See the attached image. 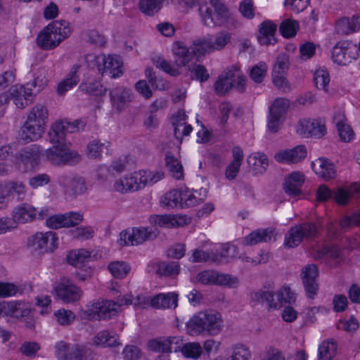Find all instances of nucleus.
<instances>
[{"label":"nucleus","instance_id":"obj_1","mask_svg":"<svg viewBox=\"0 0 360 360\" xmlns=\"http://www.w3.org/2000/svg\"><path fill=\"white\" fill-rule=\"evenodd\" d=\"M173 52L175 56L174 64L158 56L153 58L154 65L174 77L179 75L181 73V67H185L188 71L194 73L195 79L200 82L209 79L210 75L207 69L203 65L196 63L197 58L201 54L198 53L195 48H187L182 43L176 42L173 48Z\"/></svg>","mask_w":360,"mask_h":360},{"label":"nucleus","instance_id":"obj_2","mask_svg":"<svg viewBox=\"0 0 360 360\" xmlns=\"http://www.w3.org/2000/svg\"><path fill=\"white\" fill-rule=\"evenodd\" d=\"M199 13L205 26L210 27L224 26L231 30L240 25L237 19L219 0H210L209 3L199 4Z\"/></svg>","mask_w":360,"mask_h":360},{"label":"nucleus","instance_id":"obj_3","mask_svg":"<svg viewBox=\"0 0 360 360\" xmlns=\"http://www.w3.org/2000/svg\"><path fill=\"white\" fill-rule=\"evenodd\" d=\"M221 314L214 310L200 311L194 314L186 323L187 333L191 335L208 334L217 335L223 328Z\"/></svg>","mask_w":360,"mask_h":360},{"label":"nucleus","instance_id":"obj_4","mask_svg":"<svg viewBox=\"0 0 360 360\" xmlns=\"http://www.w3.org/2000/svg\"><path fill=\"white\" fill-rule=\"evenodd\" d=\"M71 33L69 23L65 20H55L49 24L37 36V44L44 50L57 47Z\"/></svg>","mask_w":360,"mask_h":360},{"label":"nucleus","instance_id":"obj_5","mask_svg":"<svg viewBox=\"0 0 360 360\" xmlns=\"http://www.w3.org/2000/svg\"><path fill=\"white\" fill-rule=\"evenodd\" d=\"M321 225L319 221H305L292 226L285 236L284 245L288 248L297 247L304 238L311 239L319 235Z\"/></svg>","mask_w":360,"mask_h":360},{"label":"nucleus","instance_id":"obj_6","mask_svg":"<svg viewBox=\"0 0 360 360\" xmlns=\"http://www.w3.org/2000/svg\"><path fill=\"white\" fill-rule=\"evenodd\" d=\"M86 122L84 120H77L72 122L59 120L56 122L49 131V141L53 145L68 144L66 134L83 130Z\"/></svg>","mask_w":360,"mask_h":360},{"label":"nucleus","instance_id":"obj_7","mask_svg":"<svg viewBox=\"0 0 360 360\" xmlns=\"http://www.w3.org/2000/svg\"><path fill=\"white\" fill-rule=\"evenodd\" d=\"M120 312V304L113 300H98L88 306L84 314L89 319L109 320Z\"/></svg>","mask_w":360,"mask_h":360},{"label":"nucleus","instance_id":"obj_8","mask_svg":"<svg viewBox=\"0 0 360 360\" xmlns=\"http://www.w3.org/2000/svg\"><path fill=\"white\" fill-rule=\"evenodd\" d=\"M45 153L47 160L55 165L75 164L80 160L79 153L70 150L69 144L53 145Z\"/></svg>","mask_w":360,"mask_h":360},{"label":"nucleus","instance_id":"obj_9","mask_svg":"<svg viewBox=\"0 0 360 360\" xmlns=\"http://www.w3.org/2000/svg\"><path fill=\"white\" fill-rule=\"evenodd\" d=\"M231 34L227 31H220L212 37H208L193 42V47L199 54H205L216 51H221L230 43Z\"/></svg>","mask_w":360,"mask_h":360},{"label":"nucleus","instance_id":"obj_10","mask_svg":"<svg viewBox=\"0 0 360 360\" xmlns=\"http://www.w3.org/2000/svg\"><path fill=\"white\" fill-rule=\"evenodd\" d=\"M237 247L236 245L225 244L223 245L220 255L213 252H206L202 250H193L190 261L193 263L212 262L214 263H223V259L234 258L237 257Z\"/></svg>","mask_w":360,"mask_h":360},{"label":"nucleus","instance_id":"obj_11","mask_svg":"<svg viewBox=\"0 0 360 360\" xmlns=\"http://www.w3.org/2000/svg\"><path fill=\"white\" fill-rule=\"evenodd\" d=\"M57 241L55 232H37L28 238L27 245L41 255L53 252L57 248Z\"/></svg>","mask_w":360,"mask_h":360},{"label":"nucleus","instance_id":"obj_12","mask_svg":"<svg viewBox=\"0 0 360 360\" xmlns=\"http://www.w3.org/2000/svg\"><path fill=\"white\" fill-rule=\"evenodd\" d=\"M198 281L203 285H223L236 288L239 285L238 278L227 274H221L214 270H204L197 274Z\"/></svg>","mask_w":360,"mask_h":360},{"label":"nucleus","instance_id":"obj_13","mask_svg":"<svg viewBox=\"0 0 360 360\" xmlns=\"http://www.w3.org/2000/svg\"><path fill=\"white\" fill-rule=\"evenodd\" d=\"M158 236L155 228H133L126 229L120 233V241L122 245H137L146 240H153Z\"/></svg>","mask_w":360,"mask_h":360},{"label":"nucleus","instance_id":"obj_14","mask_svg":"<svg viewBox=\"0 0 360 360\" xmlns=\"http://www.w3.org/2000/svg\"><path fill=\"white\" fill-rule=\"evenodd\" d=\"M358 58V49L351 41H338L332 50V59L340 65H347Z\"/></svg>","mask_w":360,"mask_h":360},{"label":"nucleus","instance_id":"obj_15","mask_svg":"<svg viewBox=\"0 0 360 360\" xmlns=\"http://www.w3.org/2000/svg\"><path fill=\"white\" fill-rule=\"evenodd\" d=\"M94 61L98 72L102 75L108 74L110 77L116 78L122 75V61L117 55H98L95 56Z\"/></svg>","mask_w":360,"mask_h":360},{"label":"nucleus","instance_id":"obj_16","mask_svg":"<svg viewBox=\"0 0 360 360\" xmlns=\"http://www.w3.org/2000/svg\"><path fill=\"white\" fill-rule=\"evenodd\" d=\"M54 290L58 298L65 303L77 302L82 295V290L67 278H61Z\"/></svg>","mask_w":360,"mask_h":360},{"label":"nucleus","instance_id":"obj_17","mask_svg":"<svg viewBox=\"0 0 360 360\" xmlns=\"http://www.w3.org/2000/svg\"><path fill=\"white\" fill-rule=\"evenodd\" d=\"M25 193V186L21 181H9L0 182V201L4 205V208L6 207L8 201L15 197L18 200H22Z\"/></svg>","mask_w":360,"mask_h":360},{"label":"nucleus","instance_id":"obj_18","mask_svg":"<svg viewBox=\"0 0 360 360\" xmlns=\"http://www.w3.org/2000/svg\"><path fill=\"white\" fill-rule=\"evenodd\" d=\"M318 276L319 271L316 265L309 264L302 268L301 278L306 295L309 298L314 299L317 295L319 290Z\"/></svg>","mask_w":360,"mask_h":360},{"label":"nucleus","instance_id":"obj_19","mask_svg":"<svg viewBox=\"0 0 360 360\" xmlns=\"http://www.w3.org/2000/svg\"><path fill=\"white\" fill-rule=\"evenodd\" d=\"M37 86V81L27 83L25 86H13L9 91L11 98L17 108L22 109L32 102V87Z\"/></svg>","mask_w":360,"mask_h":360},{"label":"nucleus","instance_id":"obj_20","mask_svg":"<svg viewBox=\"0 0 360 360\" xmlns=\"http://www.w3.org/2000/svg\"><path fill=\"white\" fill-rule=\"evenodd\" d=\"M297 132L304 137L319 139L326 133V127L321 120H302L297 124Z\"/></svg>","mask_w":360,"mask_h":360},{"label":"nucleus","instance_id":"obj_21","mask_svg":"<svg viewBox=\"0 0 360 360\" xmlns=\"http://www.w3.org/2000/svg\"><path fill=\"white\" fill-rule=\"evenodd\" d=\"M58 181L65 193L70 196L81 195L86 190L85 181L82 177L63 174L59 177Z\"/></svg>","mask_w":360,"mask_h":360},{"label":"nucleus","instance_id":"obj_22","mask_svg":"<svg viewBox=\"0 0 360 360\" xmlns=\"http://www.w3.org/2000/svg\"><path fill=\"white\" fill-rule=\"evenodd\" d=\"M110 97L112 108L118 112L123 110L133 98L131 90L122 86L112 88Z\"/></svg>","mask_w":360,"mask_h":360},{"label":"nucleus","instance_id":"obj_23","mask_svg":"<svg viewBox=\"0 0 360 360\" xmlns=\"http://www.w3.org/2000/svg\"><path fill=\"white\" fill-rule=\"evenodd\" d=\"M44 132V127L41 124L27 119L24 125L21 127L18 132V139L24 143L37 141Z\"/></svg>","mask_w":360,"mask_h":360},{"label":"nucleus","instance_id":"obj_24","mask_svg":"<svg viewBox=\"0 0 360 360\" xmlns=\"http://www.w3.org/2000/svg\"><path fill=\"white\" fill-rule=\"evenodd\" d=\"M307 156L304 146L299 145L292 149H287L276 153L275 160L278 162L295 164L304 160Z\"/></svg>","mask_w":360,"mask_h":360},{"label":"nucleus","instance_id":"obj_25","mask_svg":"<svg viewBox=\"0 0 360 360\" xmlns=\"http://www.w3.org/2000/svg\"><path fill=\"white\" fill-rule=\"evenodd\" d=\"M40 154V147L32 145L19 150L15 154V158L19 162L32 168L38 165Z\"/></svg>","mask_w":360,"mask_h":360},{"label":"nucleus","instance_id":"obj_26","mask_svg":"<svg viewBox=\"0 0 360 360\" xmlns=\"http://www.w3.org/2000/svg\"><path fill=\"white\" fill-rule=\"evenodd\" d=\"M181 197V207H194L202 202L207 198V191L206 188H200L199 191L194 192L187 188L179 189Z\"/></svg>","mask_w":360,"mask_h":360},{"label":"nucleus","instance_id":"obj_27","mask_svg":"<svg viewBox=\"0 0 360 360\" xmlns=\"http://www.w3.org/2000/svg\"><path fill=\"white\" fill-rule=\"evenodd\" d=\"M179 340H181L177 337L155 338L148 341V347L155 352H171L172 349L176 352L180 347H172V344L177 345Z\"/></svg>","mask_w":360,"mask_h":360},{"label":"nucleus","instance_id":"obj_28","mask_svg":"<svg viewBox=\"0 0 360 360\" xmlns=\"http://www.w3.org/2000/svg\"><path fill=\"white\" fill-rule=\"evenodd\" d=\"M275 230L272 228L259 229L248 234L243 239L244 245L252 246L259 243H267L274 238Z\"/></svg>","mask_w":360,"mask_h":360},{"label":"nucleus","instance_id":"obj_29","mask_svg":"<svg viewBox=\"0 0 360 360\" xmlns=\"http://www.w3.org/2000/svg\"><path fill=\"white\" fill-rule=\"evenodd\" d=\"M37 218V210L33 206L23 203L15 207L13 211L11 219L17 223L25 224Z\"/></svg>","mask_w":360,"mask_h":360},{"label":"nucleus","instance_id":"obj_30","mask_svg":"<svg viewBox=\"0 0 360 360\" xmlns=\"http://www.w3.org/2000/svg\"><path fill=\"white\" fill-rule=\"evenodd\" d=\"M229 69L219 76L214 84V91L217 95H225L230 89L233 87V82L235 81L236 68Z\"/></svg>","mask_w":360,"mask_h":360},{"label":"nucleus","instance_id":"obj_31","mask_svg":"<svg viewBox=\"0 0 360 360\" xmlns=\"http://www.w3.org/2000/svg\"><path fill=\"white\" fill-rule=\"evenodd\" d=\"M4 309L5 316L15 319L28 317L31 312L29 306L21 301H4Z\"/></svg>","mask_w":360,"mask_h":360},{"label":"nucleus","instance_id":"obj_32","mask_svg":"<svg viewBox=\"0 0 360 360\" xmlns=\"http://www.w3.org/2000/svg\"><path fill=\"white\" fill-rule=\"evenodd\" d=\"M277 25L271 20H265L259 26L257 39L262 45L273 44L276 41L275 33Z\"/></svg>","mask_w":360,"mask_h":360},{"label":"nucleus","instance_id":"obj_33","mask_svg":"<svg viewBox=\"0 0 360 360\" xmlns=\"http://www.w3.org/2000/svg\"><path fill=\"white\" fill-rule=\"evenodd\" d=\"M178 295L174 292L160 293L150 300V305L156 309L176 308Z\"/></svg>","mask_w":360,"mask_h":360},{"label":"nucleus","instance_id":"obj_34","mask_svg":"<svg viewBox=\"0 0 360 360\" xmlns=\"http://www.w3.org/2000/svg\"><path fill=\"white\" fill-rule=\"evenodd\" d=\"M114 189L122 193L141 189L137 174L127 176L116 181L114 184Z\"/></svg>","mask_w":360,"mask_h":360},{"label":"nucleus","instance_id":"obj_35","mask_svg":"<svg viewBox=\"0 0 360 360\" xmlns=\"http://www.w3.org/2000/svg\"><path fill=\"white\" fill-rule=\"evenodd\" d=\"M81 65L79 64H75L66 79L60 82L58 85V93L60 95H63L65 92L76 86L79 82V77L78 75L79 70Z\"/></svg>","mask_w":360,"mask_h":360},{"label":"nucleus","instance_id":"obj_36","mask_svg":"<svg viewBox=\"0 0 360 360\" xmlns=\"http://www.w3.org/2000/svg\"><path fill=\"white\" fill-rule=\"evenodd\" d=\"M250 302L254 305L266 303L269 308L276 309L278 307V302H274V294L269 290H257L250 292Z\"/></svg>","mask_w":360,"mask_h":360},{"label":"nucleus","instance_id":"obj_37","mask_svg":"<svg viewBox=\"0 0 360 360\" xmlns=\"http://www.w3.org/2000/svg\"><path fill=\"white\" fill-rule=\"evenodd\" d=\"M166 167L171 176L175 179L179 180L184 177L183 166L181 162L175 158L171 152H167L165 155Z\"/></svg>","mask_w":360,"mask_h":360},{"label":"nucleus","instance_id":"obj_38","mask_svg":"<svg viewBox=\"0 0 360 360\" xmlns=\"http://www.w3.org/2000/svg\"><path fill=\"white\" fill-rule=\"evenodd\" d=\"M79 89L91 96H101L104 95L107 89L103 87L100 81L88 80L79 84Z\"/></svg>","mask_w":360,"mask_h":360},{"label":"nucleus","instance_id":"obj_39","mask_svg":"<svg viewBox=\"0 0 360 360\" xmlns=\"http://www.w3.org/2000/svg\"><path fill=\"white\" fill-rule=\"evenodd\" d=\"M180 271L181 267L178 262H160L157 264L156 272L162 276H176L179 274Z\"/></svg>","mask_w":360,"mask_h":360},{"label":"nucleus","instance_id":"obj_40","mask_svg":"<svg viewBox=\"0 0 360 360\" xmlns=\"http://www.w3.org/2000/svg\"><path fill=\"white\" fill-rule=\"evenodd\" d=\"M334 122L336 124L340 139L344 142H349L353 138V131L349 125L344 122V116L338 113L334 117Z\"/></svg>","mask_w":360,"mask_h":360},{"label":"nucleus","instance_id":"obj_41","mask_svg":"<svg viewBox=\"0 0 360 360\" xmlns=\"http://www.w3.org/2000/svg\"><path fill=\"white\" fill-rule=\"evenodd\" d=\"M109 146L110 142H101L98 139H94L87 145V155L91 158H99L104 151L108 153Z\"/></svg>","mask_w":360,"mask_h":360},{"label":"nucleus","instance_id":"obj_42","mask_svg":"<svg viewBox=\"0 0 360 360\" xmlns=\"http://www.w3.org/2000/svg\"><path fill=\"white\" fill-rule=\"evenodd\" d=\"M90 252L85 249L72 250L67 256L70 264L76 267L82 266L90 258Z\"/></svg>","mask_w":360,"mask_h":360},{"label":"nucleus","instance_id":"obj_43","mask_svg":"<svg viewBox=\"0 0 360 360\" xmlns=\"http://www.w3.org/2000/svg\"><path fill=\"white\" fill-rule=\"evenodd\" d=\"M27 119L44 127L48 119V110L42 104L34 105L27 115Z\"/></svg>","mask_w":360,"mask_h":360},{"label":"nucleus","instance_id":"obj_44","mask_svg":"<svg viewBox=\"0 0 360 360\" xmlns=\"http://www.w3.org/2000/svg\"><path fill=\"white\" fill-rule=\"evenodd\" d=\"M94 342L98 346L116 347L119 345L117 339L114 335H112L108 330H101L94 338Z\"/></svg>","mask_w":360,"mask_h":360},{"label":"nucleus","instance_id":"obj_45","mask_svg":"<svg viewBox=\"0 0 360 360\" xmlns=\"http://www.w3.org/2000/svg\"><path fill=\"white\" fill-rule=\"evenodd\" d=\"M250 165H252L255 170L259 173L266 172L269 165L267 156L262 153H256L250 155L248 158Z\"/></svg>","mask_w":360,"mask_h":360},{"label":"nucleus","instance_id":"obj_46","mask_svg":"<svg viewBox=\"0 0 360 360\" xmlns=\"http://www.w3.org/2000/svg\"><path fill=\"white\" fill-rule=\"evenodd\" d=\"M141 188L146 186H151L163 178V173L141 170L137 174Z\"/></svg>","mask_w":360,"mask_h":360},{"label":"nucleus","instance_id":"obj_47","mask_svg":"<svg viewBox=\"0 0 360 360\" xmlns=\"http://www.w3.org/2000/svg\"><path fill=\"white\" fill-rule=\"evenodd\" d=\"M108 269L113 277L122 279L130 271L129 266L123 261H115L109 263Z\"/></svg>","mask_w":360,"mask_h":360},{"label":"nucleus","instance_id":"obj_48","mask_svg":"<svg viewBox=\"0 0 360 360\" xmlns=\"http://www.w3.org/2000/svg\"><path fill=\"white\" fill-rule=\"evenodd\" d=\"M162 205L167 208L181 207V197L179 189H174L164 195L160 200Z\"/></svg>","mask_w":360,"mask_h":360},{"label":"nucleus","instance_id":"obj_49","mask_svg":"<svg viewBox=\"0 0 360 360\" xmlns=\"http://www.w3.org/2000/svg\"><path fill=\"white\" fill-rule=\"evenodd\" d=\"M337 347L333 340L323 342L319 348V360H331L335 355Z\"/></svg>","mask_w":360,"mask_h":360},{"label":"nucleus","instance_id":"obj_50","mask_svg":"<svg viewBox=\"0 0 360 360\" xmlns=\"http://www.w3.org/2000/svg\"><path fill=\"white\" fill-rule=\"evenodd\" d=\"M299 29V24L297 20L286 19L279 26V32L285 38H291L296 35Z\"/></svg>","mask_w":360,"mask_h":360},{"label":"nucleus","instance_id":"obj_51","mask_svg":"<svg viewBox=\"0 0 360 360\" xmlns=\"http://www.w3.org/2000/svg\"><path fill=\"white\" fill-rule=\"evenodd\" d=\"M162 0H140L139 6L141 11L148 15H153L162 7Z\"/></svg>","mask_w":360,"mask_h":360},{"label":"nucleus","instance_id":"obj_52","mask_svg":"<svg viewBox=\"0 0 360 360\" xmlns=\"http://www.w3.org/2000/svg\"><path fill=\"white\" fill-rule=\"evenodd\" d=\"M181 351L185 357L197 359L201 356L202 349L198 342H188L182 346Z\"/></svg>","mask_w":360,"mask_h":360},{"label":"nucleus","instance_id":"obj_53","mask_svg":"<svg viewBox=\"0 0 360 360\" xmlns=\"http://www.w3.org/2000/svg\"><path fill=\"white\" fill-rule=\"evenodd\" d=\"M267 70L266 64L264 62H259L251 68L249 77L255 82L260 84L266 77Z\"/></svg>","mask_w":360,"mask_h":360},{"label":"nucleus","instance_id":"obj_54","mask_svg":"<svg viewBox=\"0 0 360 360\" xmlns=\"http://www.w3.org/2000/svg\"><path fill=\"white\" fill-rule=\"evenodd\" d=\"M289 108V101L286 98H278L274 100L269 108V113L283 117Z\"/></svg>","mask_w":360,"mask_h":360},{"label":"nucleus","instance_id":"obj_55","mask_svg":"<svg viewBox=\"0 0 360 360\" xmlns=\"http://www.w3.org/2000/svg\"><path fill=\"white\" fill-rule=\"evenodd\" d=\"M251 356L250 352L243 345H236L231 349V353L226 360H249Z\"/></svg>","mask_w":360,"mask_h":360},{"label":"nucleus","instance_id":"obj_56","mask_svg":"<svg viewBox=\"0 0 360 360\" xmlns=\"http://www.w3.org/2000/svg\"><path fill=\"white\" fill-rule=\"evenodd\" d=\"M91 354L90 349L82 345H74L70 348L68 360H88Z\"/></svg>","mask_w":360,"mask_h":360},{"label":"nucleus","instance_id":"obj_57","mask_svg":"<svg viewBox=\"0 0 360 360\" xmlns=\"http://www.w3.org/2000/svg\"><path fill=\"white\" fill-rule=\"evenodd\" d=\"M289 57L286 53L279 54L273 68L272 75H285L289 68Z\"/></svg>","mask_w":360,"mask_h":360},{"label":"nucleus","instance_id":"obj_58","mask_svg":"<svg viewBox=\"0 0 360 360\" xmlns=\"http://www.w3.org/2000/svg\"><path fill=\"white\" fill-rule=\"evenodd\" d=\"M314 82L318 89L327 91L330 82L329 73L325 70H316L314 75Z\"/></svg>","mask_w":360,"mask_h":360},{"label":"nucleus","instance_id":"obj_59","mask_svg":"<svg viewBox=\"0 0 360 360\" xmlns=\"http://www.w3.org/2000/svg\"><path fill=\"white\" fill-rule=\"evenodd\" d=\"M58 323L61 326L70 325L75 319V314L70 310L60 309L54 313Z\"/></svg>","mask_w":360,"mask_h":360},{"label":"nucleus","instance_id":"obj_60","mask_svg":"<svg viewBox=\"0 0 360 360\" xmlns=\"http://www.w3.org/2000/svg\"><path fill=\"white\" fill-rule=\"evenodd\" d=\"M238 11L242 16L251 20L255 17V6L252 0H243L239 4Z\"/></svg>","mask_w":360,"mask_h":360},{"label":"nucleus","instance_id":"obj_61","mask_svg":"<svg viewBox=\"0 0 360 360\" xmlns=\"http://www.w3.org/2000/svg\"><path fill=\"white\" fill-rule=\"evenodd\" d=\"M39 349V345L35 342H25L21 345L20 348L21 353L23 355L29 357L35 356Z\"/></svg>","mask_w":360,"mask_h":360},{"label":"nucleus","instance_id":"obj_62","mask_svg":"<svg viewBox=\"0 0 360 360\" xmlns=\"http://www.w3.org/2000/svg\"><path fill=\"white\" fill-rule=\"evenodd\" d=\"M342 228H349L352 226H360V211L354 212L352 215L345 216L340 221Z\"/></svg>","mask_w":360,"mask_h":360},{"label":"nucleus","instance_id":"obj_63","mask_svg":"<svg viewBox=\"0 0 360 360\" xmlns=\"http://www.w3.org/2000/svg\"><path fill=\"white\" fill-rule=\"evenodd\" d=\"M70 348L69 345L63 341H60L55 345V354L59 360H68Z\"/></svg>","mask_w":360,"mask_h":360},{"label":"nucleus","instance_id":"obj_64","mask_svg":"<svg viewBox=\"0 0 360 360\" xmlns=\"http://www.w3.org/2000/svg\"><path fill=\"white\" fill-rule=\"evenodd\" d=\"M262 360H285V358L281 351L270 347L264 351Z\"/></svg>","mask_w":360,"mask_h":360}]
</instances>
